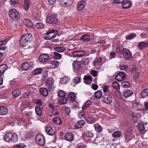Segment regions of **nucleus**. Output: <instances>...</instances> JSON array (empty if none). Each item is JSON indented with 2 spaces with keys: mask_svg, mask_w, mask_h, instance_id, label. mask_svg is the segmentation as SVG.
Masks as SVG:
<instances>
[{
  "mask_svg": "<svg viewBox=\"0 0 148 148\" xmlns=\"http://www.w3.org/2000/svg\"><path fill=\"white\" fill-rule=\"evenodd\" d=\"M32 38V35L29 33L23 34L19 40V44L21 46L24 47L27 45Z\"/></svg>",
  "mask_w": 148,
  "mask_h": 148,
  "instance_id": "obj_1",
  "label": "nucleus"
},
{
  "mask_svg": "<svg viewBox=\"0 0 148 148\" xmlns=\"http://www.w3.org/2000/svg\"><path fill=\"white\" fill-rule=\"evenodd\" d=\"M57 30L54 29H51L47 32L45 34V39L46 40H50L55 38L58 33Z\"/></svg>",
  "mask_w": 148,
  "mask_h": 148,
  "instance_id": "obj_2",
  "label": "nucleus"
},
{
  "mask_svg": "<svg viewBox=\"0 0 148 148\" xmlns=\"http://www.w3.org/2000/svg\"><path fill=\"white\" fill-rule=\"evenodd\" d=\"M10 17L13 20L17 21L20 18V15L18 12L15 9H10L9 12Z\"/></svg>",
  "mask_w": 148,
  "mask_h": 148,
  "instance_id": "obj_3",
  "label": "nucleus"
},
{
  "mask_svg": "<svg viewBox=\"0 0 148 148\" xmlns=\"http://www.w3.org/2000/svg\"><path fill=\"white\" fill-rule=\"evenodd\" d=\"M35 140L36 143L39 145L43 146L45 143V139L43 135L38 134L36 136Z\"/></svg>",
  "mask_w": 148,
  "mask_h": 148,
  "instance_id": "obj_4",
  "label": "nucleus"
},
{
  "mask_svg": "<svg viewBox=\"0 0 148 148\" xmlns=\"http://www.w3.org/2000/svg\"><path fill=\"white\" fill-rule=\"evenodd\" d=\"M47 88L49 90H53L55 88V86L54 84L53 78L52 77L48 78L45 82Z\"/></svg>",
  "mask_w": 148,
  "mask_h": 148,
  "instance_id": "obj_5",
  "label": "nucleus"
},
{
  "mask_svg": "<svg viewBox=\"0 0 148 148\" xmlns=\"http://www.w3.org/2000/svg\"><path fill=\"white\" fill-rule=\"evenodd\" d=\"M49 58V56L47 53L43 54L40 55L38 58L39 61L43 63H46L47 62Z\"/></svg>",
  "mask_w": 148,
  "mask_h": 148,
  "instance_id": "obj_6",
  "label": "nucleus"
},
{
  "mask_svg": "<svg viewBox=\"0 0 148 148\" xmlns=\"http://www.w3.org/2000/svg\"><path fill=\"white\" fill-rule=\"evenodd\" d=\"M122 53L123 57L125 60L130 59L132 55V53L128 49L124 48L122 50Z\"/></svg>",
  "mask_w": 148,
  "mask_h": 148,
  "instance_id": "obj_7",
  "label": "nucleus"
},
{
  "mask_svg": "<svg viewBox=\"0 0 148 148\" xmlns=\"http://www.w3.org/2000/svg\"><path fill=\"white\" fill-rule=\"evenodd\" d=\"M85 52L83 50H78L73 51L72 55L75 57H81L85 54Z\"/></svg>",
  "mask_w": 148,
  "mask_h": 148,
  "instance_id": "obj_8",
  "label": "nucleus"
},
{
  "mask_svg": "<svg viewBox=\"0 0 148 148\" xmlns=\"http://www.w3.org/2000/svg\"><path fill=\"white\" fill-rule=\"evenodd\" d=\"M102 98L104 102L107 104L111 103L112 100V98L111 95L108 94H104L102 97Z\"/></svg>",
  "mask_w": 148,
  "mask_h": 148,
  "instance_id": "obj_9",
  "label": "nucleus"
},
{
  "mask_svg": "<svg viewBox=\"0 0 148 148\" xmlns=\"http://www.w3.org/2000/svg\"><path fill=\"white\" fill-rule=\"evenodd\" d=\"M133 128L131 127L128 128L126 132L125 139L129 141L131 139L133 134Z\"/></svg>",
  "mask_w": 148,
  "mask_h": 148,
  "instance_id": "obj_10",
  "label": "nucleus"
},
{
  "mask_svg": "<svg viewBox=\"0 0 148 148\" xmlns=\"http://www.w3.org/2000/svg\"><path fill=\"white\" fill-rule=\"evenodd\" d=\"M126 78L125 74L122 72L118 73L115 77L116 79L118 81L121 82L123 80Z\"/></svg>",
  "mask_w": 148,
  "mask_h": 148,
  "instance_id": "obj_11",
  "label": "nucleus"
},
{
  "mask_svg": "<svg viewBox=\"0 0 148 148\" xmlns=\"http://www.w3.org/2000/svg\"><path fill=\"white\" fill-rule=\"evenodd\" d=\"M34 66L33 63L30 62L29 63L27 62H24L22 65V68L25 71L31 68Z\"/></svg>",
  "mask_w": 148,
  "mask_h": 148,
  "instance_id": "obj_12",
  "label": "nucleus"
},
{
  "mask_svg": "<svg viewBox=\"0 0 148 148\" xmlns=\"http://www.w3.org/2000/svg\"><path fill=\"white\" fill-rule=\"evenodd\" d=\"M46 21L50 24H55L58 22V19L56 18L53 17L51 16H49L47 17Z\"/></svg>",
  "mask_w": 148,
  "mask_h": 148,
  "instance_id": "obj_13",
  "label": "nucleus"
},
{
  "mask_svg": "<svg viewBox=\"0 0 148 148\" xmlns=\"http://www.w3.org/2000/svg\"><path fill=\"white\" fill-rule=\"evenodd\" d=\"M73 67L75 69L78 71L80 69L81 67V64L80 62L79 61L75 60L73 63Z\"/></svg>",
  "mask_w": 148,
  "mask_h": 148,
  "instance_id": "obj_14",
  "label": "nucleus"
},
{
  "mask_svg": "<svg viewBox=\"0 0 148 148\" xmlns=\"http://www.w3.org/2000/svg\"><path fill=\"white\" fill-rule=\"evenodd\" d=\"M86 2L84 1H79L77 4V8L78 10H80L83 8L86 5Z\"/></svg>",
  "mask_w": 148,
  "mask_h": 148,
  "instance_id": "obj_15",
  "label": "nucleus"
},
{
  "mask_svg": "<svg viewBox=\"0 0 148 148\" xmlns=\"http://www.w3.org/2000/svg\"><path fill=\"white\" fill-rule=\"evenodd\" d=\"M92 80V78L90 75L85 76L84 77V82L87 84H90Z\"/></svg>",
  "mask_w": 148,
  "mask_h": 148,
  "instance_id": "obj_16",
  "label": "nucleus"
},
{
  "mask_svg": "<svg viewBox=\"0 0 148 148\" xmlns=\"http://www.w3.org/2000/svg\"><path fill=\"white\" fill-rule=\"evenodd\" d=\"M45 131L47 134L50 136H53L55 132L53 128L51 127H47L45 128Z\"/></svg>",
  "mask_w": 148,
  "mask_h": 148,
  "instance_id": "obj_17",
  "label": "nucleus"
},
{
  "mask_svg": "<svg viewBox=\"0 0 148 148\" xmlns=\"http://www.w3.org/2000/svg\"><path fill=\"white\" fill-rule=\"evenodd\" d=\"M66 140L69 141H71L74 139V136L72 133H66L65 136Z\"/></svg>",
  "mask_w": 148,
  "mask_h": 148,
  "instance_id": "obj_18",
  "label": "nucleus"
},
{
  "mask_svg": "<svg viewBox=\"0 0 148 148\" xmlns=\"http://www.w3.org/2000/svg\"><path fill=\"white\" fill-rule=\"evenodd\" d=\"M62 4H64L65 5L68 6L72 5L73 3V0H59Z\"/></svg>",
  "mask_w": 148,
  "mask_h": 148,
  "instance_id": "obj_19",
  "label": "nucleus"
},
{
  "mask_svg": "<svg viewBox=\"0 0 148 148\" xmlns=\"http://www.w3.org/2000/svg\"><path fill=\"white\" fill-rule=\"evenodd\" d=\"M7 66L5 64L0 65V77L3 74L5 71L7 69Z\"/></svg>",
  "mask_w": 148,
  "mask_h": 148,
  "instance_id": "obj_20",
  "label": "nucleus"
},
{
  "mask_svg": "<svg viewBox=\"0 0 148 148\" xmlns=\"http://www.w3.org/2000/svg\"><path fill=\"white\" fill-rule=\"evenodd\" d=\"M138 47L140 50H142L146 47H148V43L144 42H140L138 44Z\"/></svg>",
  "mask_w": 148,
  "mask_h": 148,
  "instance_id": "obj_21",
  "label": "nucleus"
},
{
  "mask_svg": "<svg viewBox=\"0 0 148 148\" xmlns=\"http://www.w3.org/2000/svg\"><path fill=\"white\" fill-rule=\"evenodd\" d=\"M80 40L84 41V42L89 41L90 40V36L88 34H85L82 36L80 38Z\"/></svg>",
  "mask_w": 148,
  "mask_h": 148,
  "instance_id": "obj_22",
  "label": "nucleus"
},
{
  "mask_svg": "<svg viewBox=\"0 0 148 148\" xmlns=\"http://www.w3.org/2000/svg\"><path fill=\"white\" fill-rule=\"evenodd\" d=\"M122 5L123 8H127L131 6V3L129 0H126L123 3Z\"/></svg>",
  "mask_w": 148,
  "mask_h": 148,
  "instance_id": "obj_23",
  "label": "nucleus"
},
{
  "mask_svg": "<svg viewBox=\"0 0 148 148\" xmlns=\"http://www.w3.org/2000/svg\"><path fill=\"white\" fill-rule=\"evenodd\" d=\"M12 135V133H8L6 134L4 136V140L7 142H10Z\"/></svg>",
  "mask_w": 148,
  "mask_h": 148,
  "instance_id": "obj_24",
  "label": "nucleus"
},
{
  "mask_svg": "<svg viewBox=\"0 0 148 148\" xmlns=\"http://www.w3.org/2000/svg\"><path fill=\"white\" fill-rule=\"evenodd\" d=\"M92 104L91 101L90 100H87L84 103L82 109L84 110L86 108H89L91 106Z\"/></svg>",
  "mask_w": 148,
  "mask_h": 148,
  "instance_id": "obj_25",
  "label": "nucleus"
},
{
  "mask_svg": "<svg viewBox=\"0 0 148 148\" xmlns=\"http://www.w3.org/2000/svg\"><path fill=\"white\" fill-rule=\"evenodd\" d=\"M40 94L46 97L48 95V91L46 88H41L40 89Z\"/></svg>",
  "mask_w": 148,
  "mask_h": 148,
  "instance_id": "obj_26",
  "label": "nucleus"
},
{
  "mask_svg": "<svg viewBox=\"0 0 148 148\" xmlns=\"http://www.w3.org/2000/svg\"><path fill=\"white\" fill-rule=\"evenodd\" d=\"M133 94L132 90H127L123 93V95L125 98H127L131 96Z\"/></svg>",
  "mask_w": 148,
  "mask_h": 148,
  "instance_id": "obj_27",
  "label": "nucleus"
},
{
  "mask_svg": "<svg viewBox=\"0 0 148 148\" xmlns=\"http://www.w3.org/2000/svg\"><path fill=\"white\" fill-rule=\"evenodd\" d=\"M8 112L7 108L3 106L0 107V115H5Z\"/></svg>",
  "mask_w": 148,
  "mask_h": 148,
  "instance_id": "obj_28",
  "label": "nucleus"
},
{
  "mask_svg": "<svg viewBox=\"0 0 148 148\" xmlns=\"http://www.w3.org/2000/svg\"><path fill=\"white\" fill-rule=\"evenodd\" d=\"M54 49L55 51L59 52H62L65 51L66 49L63 47H57L54 48Z\"/></svg>",
  "mask_w": 148,
  "mask_h": 148,
  "instance_id": "obj_29",
  "label": "nucleus"
},
{
  "mask_svg": "<svg viewBox=\"0 0 148 148\" xmlns=\"http://www.w3.org/2000/svg\"><path fill=\"white\" fill-rule=\"evenodd\" d=\"M23 23L25 25L29 27H32L33 25L32 22L30 20L28 19L24 20Z\"/></svg>",
  "mask_w": 148,
  "mask_h": 148,
  "instance_id": "obj_30",
  "label": "nucleus"
},
{
  "mask_svg": "<svg viewBox=\"0 0 148 148\" xmlns=\"http://www.w3.org/2000/svg\"><path fill=\"white\" fill-rule=\"evenodd\" d=\"M12 93L14 97H17L21 94V92L18 89H16L12 91Z\"/></svg>",
  "mask_w": 148,
  "mask_h": 148,
  "instance_id": "obj_31",
  "label": "nucleus"
},
{
  "mask_svg": "<svg viewBox=\"0 0 148 148\" xmlns=\"http://www.w3.org/2000/svg\"><path fill=\"white\" fill-rule=\"evenodd\" d=\"M85 121L83 120H80L75 123V126L78 128H80L83 126L85 124Z\"/></svg>",
  "mask_w": 148,
  "mask_h": 148,
  "instance_id": "obj_32",
  "label": "nucleus"
},
{
  "mask_svg": "<svg viewBox=\"0 0 148 148\" xmlns=\"http://www.w3.org/2000/svg\"><path fill=\"white\" fill-rule=\"evenodd\" d=\"M141 105L140 103L135 102L132 103V108L134 109L139 110V109Z\"/></svg>",
  "mask_w": 148,
  "mask_h": 148,
  "instance_id": "obj_33",
  "label": "nucleus"
},
{
  "mask_svg": "<svg viewBox=\"0 0 148 148\" xmlns=\"http://www.w3.org/2000/svg\"><path fill=\"white\" fill-rule=\"evenodd\" d=\"M122 135L121 132L120 131H116L113 132L112 134L113 137L115 138L120 137Z\"/></svg>",
  "mask_w": 148,
  "mask_h": 148,
  "instance_id": "obj_34",
  "label": "nucleus"
},
{
  "mask_svg": "<svg viewBox=\"0 0 148 148\" xmlns=\"http://www.w3.org/2000/svg\"><path fill=\"white\" fill-rule=\"evenodd\" d=\"M141 98H143L148 96V88H146L142 91L140 93Z\"/></svg>",
  "mask_w": 148,
  "mask_h": 148,
  "instance_id": "obj_35",
  "label": "nucleus"
},
{
  "mask_svg": "<svg viewBox=\"0 0 148 148\" xmlns=\"http://www.w3.org/2000/svg\"><path fill=\"white\" fill-rule=\"evenodd\" d=\"M59 62L56 60H54L50 64V66L51 68H55L57 67Z\"/></svg>",
  "mask_w": 148,
  "mask_h": 148,
  "instance_id": "obj_36",
  "label": "nucleus"
},
{
  "mask_svg": "<svg viewBox=\"0 0 148 148\" xmlns=\"http://www.w3.org/2000/svg\"><path fill=\"white\" fill-rule=\"evenodd\" d=\"M53 122L58 125H61L62 124V121L59 117H55L53 119Z\"/></svg>",
  "mask_w": 148,
  "mask_h": 148,
  "instance_id": "obj_37",
  "label": "nucleus"
},
{
  "mask_svg": "<svg viewBox=\"0 0 148 148\" xmlns=\"http://www.w3.org/2000/svg\"><path fill=\"white\" fill-rule=\"evenodd\" d=\"M35 110L36 114L39 116H40L42 114V111L40 107L39 106H36L35 108Z\"/></svg>",
  "mask_w": 148,
  "mask_h": 148,
  "instance_id": "obj_38",
  "label": "nucleus"
},
{
  "mask_svg": "<svg viewBox=\"0 0 148 148\" xmlns=\"http://www.w3.org/2000/svg\"><path fill=\"white\" fill-rule=\"evenodd\" d=\"M70 78L68 76H65L62 78L60 80L61 82L63 84H65L68 83L69 81Z\"/></svg>",
  "mask_w": 148,
  "mask_h": 148,
  "instance_id": "obj_39",
  "label": "nucleus"
},
{
  "mask_svg": "<svg viewBox=\"0 0 148 148\" xmlns=\"http://www.w3.org/2000/svg\"><path fill=\"white\" fill-rule=\"evenodd\" d=\"M42 71L41 68H37L32 71V74L34 75H36L40 74Z\"/></svg>",
  "mask_w": 148,
  "mask_h": 148,
  "instance_id": "obj_40",
  "label": "nucleus"
},
{
  "mask_svg": "<svg viewBox=\"0 0 148 148\" xmlns=\"http://www.w3.org/2000/svg\"><path fill=\"white\" fill-rule=\"evenodd\" d=\"M25 4L24 9L26 11H27L30 6L29 0H24Z\"/></svg>",
  "mask_w": 148,
  "mask_h": 148,
  "instance_id": "obj_41",
  "label": "nucleus"
},
{
  "mask_svg": "<svg viewBox=\"0 0 148 148\" xmlns=\"http://www.w3.org/2000/svg\"><path fill=\"white\" fill-rule=\"evenodd\" d=\"M102 95V92L99 90L96 92L94 94L95 97L97 99L100 98L101 97Z\"/></svg>",
  "mask_w": 148,
  "mask_h": 148,
  "instance_id": "obj_42",
  "label": "nucleus"
},
{
  "mask_svg": "<svg viewBox=\"0 0 148 148\" xmlns=\"http://www.w3.org/2000/svg\"><path fill=\"white\" fill-rule=\"evenodd\" d=\"M67 99L65 97H64L60 99L59 101V104L60 105H64L66 103Z\"/></svg>",
  "mask_w": 148,
  "mask_h": 148,
  "instance_id": "obj_43",
  "label": "nucleus"
},
{
  "mask_svg": "<svg viewBox=\"0 0 148 148\" xmlns=\"http://www.w3.org/2000/svg\"><path fill=\"white\" fill-rule=\"evenodd\" d=\"M102 60V58L101 57L96 58L93 61V64L94 66L98 64L97 63H100Z\"/></svg>",
  "mask_w": 148,
  "mask_h": 148,
  "instance_id": "obj_44",
  "label": "nucleus"
},
{
  "mask_svg": "<svg viewBox=\"0 0 148 148\" xmlns=\"http://www.w3.org/2000/svg\"><path fill=\"white\" fill-rule=\"evenodd\" d=\"M68 98L70 101L74 100L75 99V94L73 92H71L68 94Z\"/></svg>",
  "mask_w": 148,
  "mask_h": 148,
  "instance_id": "obj_45",
  "label": "nucleus"
},
{
  "mask_svg": "<svg viewBox=\"0 0 148 148\" xmlns=\"http://www.w3.org/2000/svg\"><path fill=\"white\" fill-rule=\"evenodd\" d=\"M53 57L54 59L57 60H59L61 59L62 58L61 55L57 52H54L53 53Z\"/></svg>",
  "mask_w": 148,
  "mask_h": 148,
  "instance_id": "obj_46",
  "label": "nucleus"
},
{
  "mask_svg": "<svg viewBox=\"0 0 148 148\" xmlns=\"http://www.w3.org/2000/svg\"><path fill=\"white\" fill-rule=\"evenodd\" d=\"M12 138L11 139V141L14 143L15 142L18 141V137L17 135L15 134H12Z\"/></svg>",
  "mask_w": 148,
  "mask_h": 148,
  "instance_id": "obj_47",
  "label": "nucleus"
},
{
  "mask_svg": "<svg viewBox=\"0 0 148 148\" xmlns=\"http://www.w3.org/2000/svg\"><path fill=\"white\" fill-rule=\"evenodd\" d=\"M36 27L38 29L43 28L44 27V25L41 22H38L35 24Z\"/></svg>",
  "mask_w": 148,
  "mask_h": 148,
  "instance_id": "obj_48",
  "label": "nucleus"
},
{
  "mask_svg": "<svg viewBox=\"0 0 148 148\" xmlns=\"http://www.w3.org/2000/svg\"><path fill=\"white\" fill-rule=\"evenodd\" d=\"M90 61L89 59L88 58H84L82 59L81 62L83 64L85 65H87L88 64Z\"/></svg>",
  "mask_w": 148,
  "mask_h": 148,
  "instance_id": "obj_49",
  "label": "nucleus"
},
{
  "mask_svg": "<svg viewBox=\"0 0 148 148\" xmlns=\"http://www.w3.org/2000/svg\"><path fill=\"white\" fill-rule=\"evenodd\" d=\"M94 127L96 131L100 132L102 130V127L99 125H94Z\"/></svg>",
  "mask_w": 148,
  "mask_h": 148,
  "instance_id": "obj_50",
  "label": "nucleus"
},
{
  "mask_svg": "<svg viewBox=\"0 0 148 148\" xmlns=\"http://www.w3.org/2000/svg\"><path fill=\"white\" fill-rule=\"evenodd\" d=\"M138 128L139 130L140 131L141 133L143 132L145 129V127L144 125L142 123H139L138 125Z\"/></svg>",
  "mask_w": 148,
  "mask_h": 148,
  "instance_id": "obj_51",
  "label": "nucleus"
},
{
  "mask_svg": "<svg viewBox=\"0 0 148 148\" xmlns=\"http://www.w3.org/2000/svg\"><path fill=\"white\" fill-rule=\"evenodd\" d=\"M121 86L124 88H127L129 87L130 84L127 81H124L121 83Z\"/></svg>",
  "mask_w": 148,
  "mask_h": 148,
  "instance_id": "obj_52",
  "label": "nucleus"
},
{
  "mask_svg": "<svg viewBox=\"0 0 148 148\" xmlns=\"http://www.w3.org/2000/svg\"><path fill=\"white\" fill-rule=\"evenodd\" d=\"M112 85L113 88L116 90H118L119 89V84L116 82H114L112 83Z\"/></svg>",
  "mask_w": 148,
  "mask_h": 148,
  "instance_id": "obj_53",
  "label": "nucleus"
},
{
  "mask_svg": "<svg viewBox=\"0 0 148 148\" xmlns=\"http://www.w3.org/2000/svg\"><path fill=\"white\" fill-rule=\"evenodd\" d=\"M136 36V35L135 34H132L129 35H127L126 36V38L127 40H131L135 37Z\"/></svg>",
  "mask_w": 148,
  "mask_h": 148,
  "instance_id": "obj_54",
  "label": "nucleus"
},
{
  "mask_svg": "<svg viewBox=\"0 0 148 148\" xmlns=\"http://www.w3.org/2000/svg\"><path fill=\"white\" fill-rule=\"evenodd\" d=\"M109 86L105 85L103 87V92L104 94H106V92H109Z\"/></svg>",
  "mask_w": 148,
  "mask_h": 148,
  "instance_id": "obj_55",
  "label": "nucleus"
},
{
  "mask_svg": "<svg viewBox=\"0 0 148 148\" xmlns=\"http://www.w3.org/2000/svg\"><path fill=\"white\" fill-rule=\"evenodd\" d=\"M119 68L121 70L126 71L128 68V66L125 64H123L119 66Z\"/></svg>",
  "mask_w": 148,
  "mask_h": 148,
  "instance_id": "obj_56",
  "label": "nucleus"
},
{
  "mask_svg": "<svg viewBox=\"0 0 148 148\" xmlns=\"http://www.w3.org/2000/svg\"><path fill=\"white\" fill-rule=\"evenodd\" d=\"M58 95L59 96L63 97L66 95V93L64 91L61 90L58 92Z\"/></svg>",
  "mask_w": 148,
  "mask_h": 148,
  "instance_id": "obj_57",
  "label": "nucleus"
},
{
  "mask_svg": "<svg viewBox=\"0 0 148 148\" xmlns=\"http://www.w3.org/2000/svg\"><path fill=\"white\" fill-rule=\"evenodd\" d=\"M63 109L64 110L66 114H68L70 113L71 110L70 108L64 106L63 107Z\"/></svg>",
  "mask_w": 148,
  "mask_h": 148,
  "instance_id": "obj_58",
  "label": "nucleus"
},
{
  "mask_svg": "<svg viewBox=\"0 0 148 148\" xmlns=\"http://www.w3.org/2000/svg\"><path fill=\"white\" fill-rule=\"evenodd\" d=\"M73 82L75 84H77L80 82V77H75L73 80Z\"/></svg>",
  "mask_w": 148,
  "mask_h": 148,
  "instance_id": "obj_59",
  "label": "nucleus"
},
{
  "mask_svg": "<svg viewBox=\"0 0 148 148\" xmlns=\"http://www.w3.org/2000/svg\"><path fill=\"white\" fill-rule=\"evenodd\" d=\"M86 136L88 138H92L94 136V134L89 131H87L86 133Z\"/></svg>",
  "mask_w": 148,
  "mask_h": 148,
  "instance_id": "obj_60",
  "label": "nucleus"
},
{
  "mask_svg": "<svg viewBox=\"0 0 148 148\" xmlns=\"http://www.w3.org/2000/svg\"><path fill=\"white\" fill-rule=\"evenodd\" d=\"M119 103L117 102H115L114 103V109L116 111H118L119 110Z\"/></svg>",
  "mask_w": 148,
  "mask_h": 148,
  "instance_id": "obj_61",
  "label": "nucleus"
},
{
  "mask_svg": "<svg viewBox=\"0 0 148 148\" xmlns=\"http://www.w3.org/2000/svg\"><path fill=\"white\" fill-rule=\"evenodd\" d=\"M86 147V145L81 143L78 144L76 146L77 148H85Z\"/></svg>",
  "mask_w": 148,
  "mask_h": 148,
  "instance_id": "obj_62",
  "label": "nucleus"
},
{
  "mask_svg": "<svg viewBox=\"0 0 148 148\" xmlns=\"http://www.w3.org/2000/svg\"><path fill=\"white\" fill-rule=\"evenodd\" d=\"M116 53L119 56L121 55L122 52L120 50L119 47H117L116 50Z\"/></svg>",
  "mask_w": 148,
  "mask_h": 148,
  "instance_id": "obj_63",
  "label": "nucleus"
},
{
  "mask_svg": "<svg viewBox=\"0 0 148 148\" xmlns=\"http://www.w3.org/2000/svg\"><path fill=\"white\" fill-rule=\"evenodd\" d=\"M97 71L95 70H92L91 71V73L94 77L97 75Z\"/></svg>",
  "mask_w": 148,
  "mask_h": 148,
  "instance_id": "obj_64",
  "label": "nucleus"
}]
</instances>
